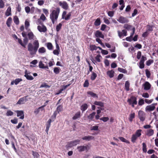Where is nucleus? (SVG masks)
<instances>
[{"label": "nucleus", "instance_id": "f257e3e1", "mask_svg": "<svg viewBox=\"0 0 158 158\" xmlns=\"http://www.w3.org/2000/svg\"><path fill=\"white\" fill-rule=\"evenodd\" d=\"M39 47V43L37 40H35L33 42V45L31 43H29L27 46L28 50L30 55H35L36 54Z\"/></svg>", "mask_w": 158, "mask_h": 158}, {"label": "nucleus", "instance_id": "f03ea898", "mask_svg": "<svg viewBox=\"0 0 158 158\" xmlns=\"http://www.w3.org/2000/svg\"><path fill=\"white\" fill-rule=\"evenodd\" d=\"M60 12V9L57 8L53 10L50 14V18L53 24L57 20L58 17Z\"/></svg>", "mask_w": 158, "mask_h": 158}, {"label": "nucleus", "instance_id": "7ed1b4c3", "mask_svg": "<svg viewBox=\"0 0 158 158\" xmlns=\"http://www.w3.org/2000/svg\"><path fill=\"white\" fill-rule=\"evenodd\" d=\"M142 130L139 129L137 130L135 133L132 135V137L131 139V141L133 143H135L136 142V140L138 138L140 137L141 135V132Z\"/></svg>", "mask_w": 158, "mask_h": 158}, {"label": "nucleus", "instance_id": "20e7f679", "mask_svg": "<svg viewBox=\"0 0 158 158\" xmlns=\"http://www.w3.org/2000/svg\"><path fill=\"white\" fill-rule=\"evenodd\" d=\"M137 100L136 97L134 96H132L130 98L127 99V102L129 105H131V106L134 108L135 107V105L137 104Z\"/></svg>", "mask_w": 158, "mask_h": 158}, {"label": "nucleus", "instance_id": "39448f33", "mask_svg": "<svg viewBox=\"0 0 158 158\" xmlns=\"http://www.w3.org/2000/svg\"><path fill=\"white\" fill-rule=\"evenodd\" d=\"M80 142L79 139H76L73 141H71L68 143L66 145L67 148H71L79 144Z\"/></svg>", "mask_w": 158, "mask_h": 158}, {"label": "nucleus", "instance_id": "423d86ee", "mask_svg": "<svg viewBox=\"0 0 158 158\" xmlns=\"http://www.w3.org/2000/svg\"><path fill=\"white\" fill-rule=\"evenodd\" d=\"M28 96H27L20 98L17 102L16 104L20 105L24 104L28 100Z\"/></svg>", "mask_w": 158, "mask_h": 158}, {"label": "nucleus", "instance_id": "0eeeda50", "mask_svg": "<svg viewBox=\"0 0 158 158\" xmlns=\"http://www.w3.org/2000/svg\"><path fill=\"white\" fill-rule=\"evenodd\" d=\"M118 34V35L119 37L121 39L124 36H126L127 35V32L126 30L125 29H123L122 30V31H121L119 30L117 31Z\"/></svg>", "mask_w": 158, "mask_h": 158}, {"label": "nucleus", "instance_id": "6e6552de", "mask_svg": "<svg viewBox=\"0 0 158 158\" xmlns=\"http://www.w3.org/2000/svg\"><path fill=\"white\" fill-rule=\"evenodd\" d=\"M138 115L140 121H143L145 118V114L144 112L140 110L138 112Z\"/></svg>", "mask_w": 158, "mask_h": 158}, {"label": "nucleus", "instance_id": "1a4fd4ad", "mask_svg": "<svg viewBox=\"0 0 158 158\" xmlns=\"http://www.w3.org/2000/svg\"><path fill=\"white\" fill-rule=\"evenodd\" d=\"M15 112L17 113V116L19 117V118L22 119H23L24 118V112L23 110H17L15 111Z\"/></svg>", "mask_w": 158, "mask_h": 158}, {"label": "nucleus", "instance_id": "9d476101", "mask_svg": "<svg viewBox=\"0 0 158 158\" xmlns=\"http://www.w3.org/2000/svg\"><path fill=\"white\" fill-rule=\"evenodd\" d=\"M59 5L64 9L67 10L68 8V5L67 3L65 1L60 2L59 3Z\"/></svg>", "mask_w": 158, "mask_h": 158}, {"label": "nucleus", "instance_id": "9b49d317", "mask_svg": "<svg viewBox=\"0 0 158 158\" xmlns=\"http://www.w3.org/2000/svg\"><path fill=\"white\" fill-rule=\"evenodd\" d=\"M66 14V12L65 11H64L62 15V19H64L65 20H68L70 18L71 16V14L70 13H69L66 15L65 17V16Z\"/></svg>", "mask_w": 158, "mask_h": 158}, {"label": "nucleus", "instance_id": "f8f14e48", "mask_svg": "<svg viewBox=\"0 0 158 158\" xmlns=\"http://www.w3.org/2000/svg\"><path fill=\"white\" fill-rule=\"evenodd\" d=\"M37 29L40 32H45L47 30L46 27L44 25H42V26L40 25L38 26L37 27Z\"/></svg>", "mask_w": 158, "mask_h": 158}, {"label": "nucleus", "instance_id": "ddd939ff", "mask_svg": "<svg viewBox=\"0 0 158 158\" xmlns=\"http://www.w3.org/2000/svg\"><path fill=\"white\" fill-rule=\"evenodd\" d=\"M28 39L30 40H34L36 39V36L34 35L32 31H30L28 33L27 35Z\"/></svg>", "mask_w": 158, "mask_h": 158}, {"label": "nucleus", "instance_id": "4468645a", "mask_svg": "<svg viewBox=\"0 0 158 158\" xmlns=\"http://www.w3.org/2000/svg\"><path fill=\"white\" fill-rule=\"evenodd\" d=\"M77 149L79 152H82L85 150H87V146H80L77 147Z\"/></svg>", "mask_w": 158, "mask_h": 158}, {"label": "nucleus", "instance_id": "2eb2a0df", "mask_svg": "<svg viewBox=\"0 0 158 158\" xmlns=\"http://www.w3.org/2000/svg\"><path fill=\"white\" fill-rule=\"evenodd\" d=\"M155 108V106H154L153 104H151L150 105L147 106L145 108V110L146 111H151L153 110Z\"/></svg>", "mask_w": 158, "mask_h": 158}, {"label": "nucleus", "instance_id": "dca6fc26", "mask_svg": "<svg viewBox=\"0 0 158 158\" xmlns=\"http://www.w3.org/2000/svg\"><path fill=\"white\" fill-rule=\"evenodd\" d=\"M52 122L51 119H49L47 122L46 124V129L45 131L46 132L47 134H48V132L49 129V128L51 126V123Z\"/></svg>", "mask_w": 158, "mask_h": 158}, {"label": "nucleus", "instance_id": "f3484780", "mask_svg": "<svg viewBox=\"0 0 158 158\" xmlns=\"http://www.w3.org/2000/svg\"><path fill=\"white\" fill-rule=\"evenodd\" d=\"M95 36L97 37L101 38L102 39L104 38V35L102 34V33L99 31H97L95 33Z\"/></svg>", "mask_w": 158, "mask_h": 158}, {"label": "nucleus", "instance_id": "a211bd4d", "mask_svg": "<svg viewBox=\"0 0 158 158\" xmlns=\"http://www.w3.org/2000/svg\"><path fill=\"white\" fill-rule=\"evenodd\" d=\"M118 21L121 23H124L127 22V19L123 16L120 17Z\"/></svg>", "mask_w": 158, "mask_h": 158}, {"label": "nucleus", "instance_id": "6ab92c4d", "mask_svg": "<svg viewBox=\"0 0 158 158\" xmlns=\"http://www.w3.org/2000/svg\"><path fill=\"white\" fill-rule=\"evenodd\" d=\"M88 108V105L86 103L82 104L80 107V109L82 111V113L87 110Z\"/></svg>", "mask_w": 158, "mask_h": 158}, {"label": "nucleus", "instance_id": "aec40b11", "mask_svg": "<svg viewBox=\"0 0 158 158\" xmlns=\"http://www.w3.org/2000/svg\"><path fill=\"white\" fill-rule=\"evenodd\" d=\"M144 90H148L150 89L151 85L148 82L146 81L144 84Z\"/></svg>", "mask_w": 158, "mask_h": 158}, {"label": "nucleus", "instance_id": "412c9836", "mask_svg": "<svg viewBox=\"0 0 158 158\" xmlns=\"http://www.w3.org/2000/svg\"><path fill=\"white\" fill-rule=\"evenodd\" d=\"M22 81V79L21 78H16L15 80L11 81V85H13L15 84V85H17L19 82Z\"/></svg>", "mask_w": 158, "mask_h": 158}, {"label": "nucleus", "instance_id": "4be33fe9", "mask_svg": "<svg viewBox=\"0 0 158 158\" xmlns=\"http://www.w3.org/2000/svg\"><path fill=\"white\" fill-rule=\"evenodd\" d=\"M114 71L113 70L109 71L107 72V74L110 77H113L114 76Z\"/></svg>", "mask_w": 158, "mask_h": 158}, {"label": "nucleus", "instance_id": "5701e85b", "mask_svg": "<svg viewBox=\"0 0 158 158\" xmlns=\"http://www.w3.org/2000/svg\"><path fill=\"white\" fill-rule=\"evenodd\" d=\"M96 114L95 112H93L92 113L89 114L87 118L91 121H94L93 118Z\"/></svg>", "mask_w": 158, "mask_h": 158}, {"label": "nucleus", "instance_id": "b1692460", "mask_svg": "<svg viewBox=\"0 0 158 158\" xmlns=\"http://www.w3.org/2000/svg\"><path fill=\"white\" fill-rule=\"evenodd\" d=\"M45 106V105H43L39 107L38 109H35L34 111V113L36 114H37L39 112L40 109H42L41 111H43L44 110V107Z\"/></svg>", "mask_w": 158, "mask_h": 158}, {"label": "nucleus", "instance_id": "393cba45", "mask_svg": "<svg viewBox=\"0 0 158 158\" xmlns=\"http://www.w3.org/2000/svg\"><path fill=\"white\" fill-rule=\"evenodd\" d=\"M154 130L152 129H149L147 131L146 135H147L150 136L154 134Z\"/></svg>", "mask_w": 158, "mask_h": 158}, {"label": "nucleus", "instance_id": "a878e982", "mask_svg": "<svg viewBox=\"0 0 158 158\" xmlns=\"http://www.w3.org/2000/svg\"><path fill=\"white\" fill-rule=\"evenodd\" d=\"M38 52L39 54H44L46 52V49L44 47H41L39 49Z\"/></svg>", "mask_w": 158, "mask_h": 158}, {"label": "nucleus", "instance_id": "bb28decb", "mask_svg": "<svg viewBox=\"0 0 158 158\" xmlns=\"http://www.w3.org/2000/svg\"><path fill=\"white\" fill-rule=\"evenodd\" d=\"M94 137L92 136H85L82 138V139L86 141H89L92 139Z\"/></svg>", "mask_w": 158, "mask_h": 158}, {"label": "nucleus", "instance_id": "cd10ccee", "mask_svg": "<svg viewBox=\"0 0 158 158\" xmlns=\"http://www.w3.org/2000/svg\"><path fill=\"white\" fill-rule=\"evenodd\" d=\"M81 117V112L80 111H79L76 113L75 115L73 117V120H76Z\"/></svg>", "mask_w": 158, "mask_h": 158}, {"label": "nucleus", "instance_id": "c85d7f7f", "mask_svg": "<svg viewBox=\"0 0 158 158\" xmlns=\"http://www.w3.org/2000/svg\"><path fill=\"white\" fill-rule=\"evenodd\" d=\"M46 47L48 49L50 50H52L53 49V46L52 44L51 43H48L46 44Z\"/></svg>", "mask_w": 158, "mask_h": 158}, {"label": "nucleus", "instance_id": "c756f323", "mask_svg": "<svg viewBox=\"0 0 158 158\" xmlns=\"http://www.w3.org/2000/svg\"><path fill=\"white\" fill-rule=\"evenodd\" d=\"M11 8L10 7H9L6 11L5 15L7 16H8L11 15Z\"/></svg>", "mask_w": 158, "mask_h": 158}, {"label": "nucleus", "instance_id": "7c9ffc66", "mask_svg": "<svg viewBox=\"0 0 158 158\" xmlns=\"http://www.w3.org/2000/svg\"><path fill=\"white\" fill-rule=\"evenodd\" d=\"M12 21V19L11 17H9L7 19L6 24L8 27H10L11 25V23Z\"/></svg>", "mask_w": 158, "mask_h": 158}, {"label": "nucleus", "instance_id": "2f4dec72", "mask_svg": "<svg viewBox=\"0 0 158 158\" xmlns=\"http://www.w3.org/2000/svg\"><path fill=\"white\" fill-rule=\"evenodd\" d=\"M124 87L125 89L127 91L129 90L130 83L128 81H126Z\"/></svg>", "mask_w": 158, "mask_h": 158}, {"label": "nucleus", "instance_id": "473e14b6", "mask_svg": "<svg viewBox=\"0 0 158 158\" xmlns=\"http://www.w3.org/2000/svg\"><path fill=\"white\" fill-rule=\"evenodd\" d=\"M94 104L95 105L99 106L101 107L104 106V103L100 101H95L94 102Z\"/></svg>", "mask_w": 158, "mask_h": 158}, {"label": "nucleus", "instance_id": "72a5a7b5", "mask_svg": "<svg viewBox=\"0 0 158 158\" xmlns=\"http://www.w3.org/2000/svg\"><path fill=\"white\" fill-rule=\"evenodd\" d=\"M13 20L14 23L16 25H18L19 24V22L18 18L17 16H15L14 17Z\"/></svg>", "mask_w": 158, "mask_h": 158}, {"label": "nucleus", "instance_id": "f704fd0d", "mask_svg": "<svg viewBox=\"0 0 158 158\" xmlns=\"http://www.w3.org/2000/svg\"><path fill=\"white\" fill-rule=\"evenodd\" d=\"M60 69L59 67H55L54 68L53 72L56 74H58L60 71Z\"/></svg>", "mask_w": 158, "mask_h": 158}, {"label": "nucleus", "instance_id": "c9c22d12", "mask_svg": "<svg viewBox=\"0 0 158 158\" xmlns=\"http://www.w3.org/2000/svg\"><path fill=\"white\" fill-rule=\"evenodd\" d=\"M132 27V26L131 25L128 24H125L124 26V28L128 31L130 30Z\"/></svg>", "mask_w": 158, "mask_h": 158}, {"label": "nucleus", "instance_id": "e433bc0d", "mask_svg": "<svg viewBox=\"0 0 158 158\" xmlns=\"http://www.w3.org/2000/svg\"><path fill=\"white\" fill-rule=\"evenodd\" d=\"M88 94L90 95L93 97L98 98V96L96 94H95L91 91H88L87 93Z\"/></svg>", "mask_w": 158, "mask_h": 158}, {"label": "nucleus", "instance_id": "4c0bfd02", "mask_svg": "<svg viewBox=\"0 0 158 158\" xmlns=\"http://www.w3.org/2000/svg\"><path fill=\"white\" fill-rule=\"evenodd\" d=\"M24 76L28 80H32L34 79L33 77L30 75H24Z\"/></svg>", "mask_w": 158, "mask_h": 158}, {"label": "nucleus", "instance_id": "58836bf2", "mask_svg": "<svg viewBox=\"0 0 158 158\" xmlns=\"http://www.w3.org/2000/svg\"><path fill=\"white\" fill-rule=\"evenodd\" d=\"M118 138L121 141L123 142H125L127 143H130V142L128 140L126 139H125L123 137H119Z\"/></svg>", "mask_w": 158, "mask_h": 158}, {"label": "nucleus", "instance_id": "ea45409f", "mask_svg": "<svg viewBox=\"0 0 158 158\" xmlns=\"http://www.w3.org/2000/svg\"><path fill=\"white\" fill-rule=\"evenodd\" d=\"M100 19L99 18H98L95 21L94 24L95 26H98L100 24Z\"/></svg>", "mask_w": 158, "mask_h": 158}, {"label": "nucleus", "instance_id": "a19ab883", "mask_svg": "<svg viewBox=\"0 0 158 158\" xmlns=\"http://www.w3.org/2000/svg\"><path fill=\"white\" fill-rule=\"evenodd\" d=\"M62 24L61 23H60L58 24L56 27V30L57 32L59 31L60 29L61 28Z\"/></svg>", "mask_w": 158, "mask_h": 158}, {"label": "nucleus", "instance_id": "79ce46f5", "mask_svg": "<svg viewBox=\"0 0 158 158\" xmlns=\"http://www.w3.org/2000/svg\"><path fill=\"white\" fill-rule=\"evenodd\" d=\"M97 77V74L94 72H93L91 76V79L92 80H94Z\"/></svg>", "mask_w": 158, "mask_h": 158}, {"label": "nucleus", "instance_id": "37998d69", "mask_svg": "<svg viewBox=\"0 0 158 158\" xmlns=\"http://www.w3.org/2000/svg\"><path fill=\"white\" fill-rule=\"evenodd\" d=\"M90 48L91 51L97 50L98 49L97 47L95 45H92L90 46Z\"/></svg>", "mask_w": 158, "mask_h": 158}, {"label": "nucleus", "instance_id": "c03bdc74", "mask_svg": "<svg viewBox=\"0 0 158 158\" xmlns=\"http://www.w3.org/2000/svg\"><path fill=\"white\" fill-rule=\"evenodd\" d=\"M56 115L57 113L56 111H55V112H54V113L53 114L51 117V118L50 119H51L52 122H53L54 121L55 119L56 118Z\"/></svg>", "mask_w": 158, "mask_h": 158}, {"label": "nucleus", "instance_id": "a18cd8bd", "mask_svg": "<svg viewBox=\"0 0 158 158\" xmlns=\"http://www.w3.org/2000/svg\"><path fill=\"white\" fill-rule=\"evenodd\" d=\"M135 113H134L130 114V115L129 118V121L131 122H132L133 119L135 118Z\"/></svg>", "mask_w": 158, "mask_h": 158}, {"label": "nucleus", "instance_id": "49530a36", "mask_svg": "<svg viewBox=\"0 0 158 158\" xmlns=\"http://www.w3.org/2000/svg\"><path fill=\"white\" fill-rule=\"evenodd\" d=\"M143 145V152L146 153L147 152V146L146 144L144 143H142Z\"/></svg>", "mask_w": 158, "mask_h": 158}, {"label": "nucleus", "instance_id": "de8ad7c7", "mask_svg": "<svg viewBox=\"0 0 158 158\" xmlns=\"http://www.w3.org/2000/svg\"><path fill=\"white\" fill-rule=\"evenodd\" d=\"M63 106L61 105H59L56 108V111L59 113L62 110Z\"/></svg>", "mask_w": 158, "mask_h": 158}, {"label": "nucleus", "instance_id": "09e8293b", "mask_svg": "<svg viewBox=\"0 0 158 158\" xmlns=\"http://www.w3.org/2000/svg\"><path fill=\"white\" fill-rule=\"evenodd\" d=\"M118 70L120 72L124 73H127V71L126 69L121 68H118Z\"/></svg>", "mask_w": 158, "mask_h": 158}, {"label": "nucleus", "instance_id": "8fccbe9b", "mask_svg": "<svg viewBox=\"0 0 158 158\" xmlns=\"http://www.w3.org/2000/svg\"><path fill=\"white\" fill-rule=\"evenodd\" d=\"M13 112L10 110H8L7 111L6 115L7 116H11L13 115Z\"/></svg>", "mask_w": 158, "mask_h": 158}, {"label": "nucleus", "instance_id": "3c124183", "mask_svg": "<svg viewBox=\"0 0 158 158\" xmlns=\"http://www.w3.org/2000/svg\"><path fill=\"white\" fill-rule=\"evenodd\" d=\"M100 58H102L101 55L100 54H98L95 57V59L98 62H100L101 61Z\"/></svg>", "mask_w": 158, "mask_h": 158}, {"label": "nucleus", "instance_id": "603ef678", "mask_svg": "<svg viewBox=\"0 0 158 158\" xmlns=\"http://www.w3.org/2000/svg\"><path fill=\"white\" fill-rule=\"evenodd\" d=\"M144 103V100L142 99H140L138 102V104L139 106H142Z\"/></svg>", "mask_w": 158, "mask_h": 158}, {"label": "nucleus", "instance_id": "864d4df0", "mask_svg": "<svg viewBox=\"0 0 158 158\" xmlns=\"http://www.w3.org/2000/svg\"><path fill=\"white\" fill-rule=\"evenodd\" d=\"M98 126H93L91 127L90 130L91 131H98Z\"/></svg>", "mask_w": 158, "mask_h": 158}, {"label": "nucleus", "instance_id": "5fc2aeb1", "mask_svg": "<svg viewBox=\"0 0 158 158\" xmlns=\"http://www.w3.org/2000/svg\"><path fill=\"white\" fill-rule=\"evenodd\" d=\"M153 62V60H147L146 62V64L147 66H150L152 63Z\"/></svg>", "mask_w": 158, "mask_h": 158}, {"label": "nucleus", "instance_id": "6e6d98bb", "mask_svg": "<svg viewBox=\"0 0 158 158\" xmlns=\"http://www.w3.org/2000/svg\"><path fill=\"white\" fill-rule=\"evenodd\" d=\"M109 119V118L108 117H104L100 118V120L104 122H106L108 121Z\"/></svg>", "mask_w": 158, "mask_h": 158}, {"label": "nucleus", "instance_id": "4d7b16f0", "mask_svg": "<svg viewBox=\"0 0 158 158\" xmlns=\"http://www.w3.org/2000/svg\"><path fill=\"white\" fill-rule=\"evenodd\" d=\"M18 43L22 46L24 48H25V45L24 44H23V42H22V40L20 39H19V38L18 39Z\"/></svg>", "mask_w": 158, "mask_h": 158}, {"label": "nucleus", "instance_id": "13d9d810", "mask_svg": "<svg viewBox=\"0 0 158 158\" xmlns=\"http://www.w3.org/2000/svg\"><path fill=\"white\" fill-rule=\"evenodd\" d=\"M32 155L35 158H38L39 156L38 153L36 152H32Z\"/></svg>", "mask_w": 158, "mask_h": 158}, {"label": "nucleus", "instance_id": "bf43d9fd", "mask_svg": "<svg viewBox=\"0 0 158 158\" xmlns=\"http://www.w3.org/2000/svg\"><path fill=\"white\" fill-rule=\"evenodd\" d=\"M145 72L147 77L148 78H149L151 75L150 72L148 69H146L145 70Z\"/></svg>", "mask_w": 158, "mask_h": 158}, {"label": "nucleus", "instance_id": "052dcab7", "mask_svg": "<svg viewBox=\"0 0 158 158\" xmlns=\"http://www.w3.org/2000/svg\"><path fill=\"white\" fill-rule=\"evenodd\" d=\"M108 15L110 17H112L113 16L114 14V11H109L107 13Z\"/></svg>", "mask_w": 158, "mask_h": 158}, {"label": "nucleus", "instance_id": "680f3d73", "mask_svg": "<svg viewBox=\"0 0 158 158\" xmlns=\"http://www.w3.org/2000/svg\"><path fill=\"white\" fill-rule=\"evenodd\" d=\"M147 58L145 56H142L140 62L144 63V61L147 60Z\"/></svg>", "mask_w": 158, "mask_h": 158}, {"label": "nucleus", "instance_id": "e2e57ef3", "mask_svg": "<svg viewBox=\"0 0 158 158\" xmlns=\"http://www.w3.org/2000/svg\"><path fill=\"white\" fill-rule=\"evenodd\" d=\"M89 85V83L87 80H85L83 84V86L85 87H87Z\"/></svg>", "mask_w": 158, "mask_h": 158}, {"label": "nucleus", "instance_id": "0e129e2a", "mask_svg": "<svg viewBox=\"0 0 158 158\" xmlns=\"http://www.w3.org/2000/svg\"><path fill=\"white\" fill-rule=\"evenodd\" d=\"M44 64L43 63L42 61H40L39 63V67L40 68L44 69Z\"/></svg>", "mask_w": 158, "mask_h": 158}, {"label": "nucleus", "instance_id": "69168bd1", "mask_svg": "<svg viewBox=\"0 0 158 158\" xmlns=\"http://www.w3.org/2000/svg\"><path fill=\"white\" fill-rule=\"evenodd\" d=\"M10 121L12 123L16 124L18 123V119L17 118H15L11 120Z\"/></svg>", "mask_w": 158, "mask_h": 158}, {"label": "nucleus", "instance_id": "338daca9", "mask_svg": "<svg viewBox=\"0 0 158 158\" xmlns=\"http://www.w3.org/2000/svg\"><path fill=\"white\" fill-rule=\"evenodd\" d=\"M30 25L28 21L27 20H26L25 22V28L26 29H27L28 27H29Z\"/></svg>", "mask_w": 158, "mask_h": 158}, {"label": "nucleus", "instance_id": "774afa93", "mask_svg": "<svg viewBox=\"0 0 158 158\" xmlns=\"http://www.w3.org/2000/svg\"><path fill=\"white\" fill-rule=\"evenodd\" d=\"M144 101H145V103H146L147 104H150L151 103L153 102V99H151L150 100H148V99H145Z\"/></svg>", "mask_w": 158, "mask_h": 158}]
</instances>
